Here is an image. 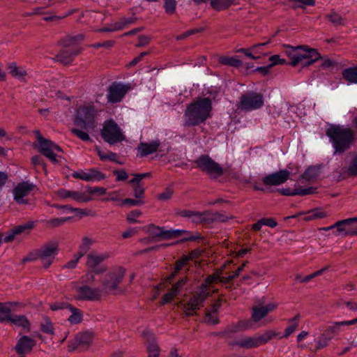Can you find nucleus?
Wrapping results in <instances>:
<instances>
[{
  "instance_id": "f257e3e1",
  "label": "nucleus",
  "mask_w": 357,
  "mask_h": 357,
  "mask_svg": "<svg viewBox=\"0 0 357 357\" xmlns=\"http://www.w3.org/2000/svg\"><path fill=\"white\" fill-rule=\"evenodd\" d=\"M212 109V101L209 98H197L188 105L184 112V126L191 127L204 123L211 116Z\"/></svg>"
},
{
  "instance_id": "f03ea898",
  "label": "nucleus",
  "mask_w": 357,
  "mask_h": 357,
  "mask_svg": "<svg viewBox=\"0 0 357 357\" xmlns=\"http://www.w3.org/2000/svg\"><path fill=\"white\" fill-rule=\"evenodd\" d=\"M326 135L329 138L334 149V153L343 154L348 151L355 139L354 130L339 125H331L326 130Z\"/></svg>"
},
{
  "instance_id": "7ed1b4c3",
  "label": "nucleus",
  "mask_w": 357,
  "mask_h": 357,
  "mask_svg": "<svg viewBox=\"0 0 357 357\" xmlns=\"http://www.w3.org/2000/svg\"><path fill=\"white\" fill-rule=\"evenodd\" d=\"M84 38L83 34L79 33L75 36H66L61 38L59 41V44L63 48L59 50L53 59L65 66L70 64L82 51V49L77 47L76 44L83 40Z\"/></svg>"
},
{
  "instance_id": "20e7f679",
  "label": "nucleus",
  "mask_w": 357,
  "mask_h": 357,
  "mask_svg": "<svg viewBox=\"0 0 357 357\" xmlns=\"http://www.w3.org/2000/svg\"><path fill=\"white\" fill-rule=\"evenodd\" d=\"M284 47L285 54L290 59L289 63L292 66H297L304 59H307V61L303 66H309L321 58L320 54L316 49L310 48L307 45L293 47L285 45Z\"/></svg>"
},
{
  "instance_id": "39448f33",
  "label": "nucleus",
  "mask_w": 357,
  "mask_h": 357,
  "mask_svg": "<svg viewBox=\"0 0 357 357\" xmlns=\"http://www.w3.org/2000/svg\"><path fill=\"white\" fill-rule=\"evenodd\" d=\"M96 110L94 105H84L77 110L74 124L82 130L94 129L96 126Z\"/></svg>"
},
{
  "instance_id": "423d86ee",
  "label": "nucleus",
  "mask_w": 357,
  "mask_h": 357,
  "mask_svg": "<svg viewBox=\"0 0 357 357\" xmlns=\"http://www.w3.org/2000/svg\"><path fill=\"white\" fill-rule=\"evenodd\" d=\"M195 167L199 169L211 178H217L224 174L221 165L213 160L208 155H201L193 161Z\"/></svg>"
},
{
  "instance_id": "0eeeda50",
  "label": "nucleus",
  "mask_w": 357,
  "mask_h": 357,
  "mask_svg": "<svg viewBox=\"0 0 357 357\" xmlns=\"http://www.w3.org/2000/svg\"><path fill=\"white\" fill-rule=\"evenodd\" d=\"M100 135L103 140L109 145L121 142L125 139L121 129L112 119L104 123Z\"/></svg>"
},
{
  "instance_id": "6e6552de",
  "label": "nucleus",
  "mask_w": 357,
  "mask_h": 357,
  "mask_svg": "<svg viewBox=\"0 0 357 357\" xmlns=\"http://www.w3.org/2000/svg\"><path fill=\"white\" fill-rule=\"evenodd\" d=\"M264 105L263 95L254 91L243 94L238 107L245 111H252L261 108Z\"/></svg>"
},
{
  "instance_id": "1a4fd4ad",
  "label": "nucleus",
  "mask_w": 357,
  "mask_h": 357,
  "mask_svg": "<svg viewBox=\"0 0 357 357\" xmlns=\"http://www.w3.org/2000/svg\"><path fill=\"white\" fill-rule=\"evenodd\" d=\"M57 250L58 243L56 242L45 244L37 250V255L45 268H47L52 264L54 257L57 254Z\"/></svg>"
},
{
  "instance_id": "9d476101",
  "label": "nucleus",
  "mask_w": 357,
  "mask_h": 357,
  "mask_svg": "<svg viewBox=\"0 0 357 357\" xmlns=\"http://www.w3.org/2000/svg\"><path fill=\"white\" fill-rule=\"evenodd\" d=\"M130 87L120 82H114L108 87L107 98L109 103L114 104L120 102Z\"/></svg>"
},
{
  "instance_id": "9b49d317",
  "label": "nucleus",
  "mask_w": 357,
  "mask_h": 357,
  "mask_svg": "<svg viewBox=\"0 0 357 357\" xmlns=\"http://www.w3.org/2000/svg\"><path fill=\"white\" fill-rule=\"evenodd\" d=\"M125 275V269L119 267L105 276L102 281V286L106 291H113L116 289L118 285L121 282Z\"/></svg>"
},
{
  "instance_id": "f8f14e48",
  "label": "nucleus",
  "mask_w": 357,
  "mask_h": 357,
  "mask_svg": "<svg viewBox=\"0 0 357 357\" xmlns=\"http://www.w3.org/2000/svg\"><path fill=\"white\" fill-rule=\"evenodd\" d=\"M291 172L289 169H280L266 175L261 178V181L266 186H278L284 183L289 178Z\"/></svg>"
},
{
  "instance_id": "ddd939ff",
  "label": "nucleus",
  "mask_w": 357,
  "mask_h": 357,
  "mask_svg": "<svg viewBox=\"0 0 357 357\" xmlns=\"http://www.w3.org/2000/svg\"><path fill=\"white\" fill-rule=\"evenodd\" d=\"M206 295L203 292H197L190 298L188 302L183 305L184 315L190 317L197 314V311L202 306L206 300Z\"/></svg>"
},
{
  "instance_id": "4468645a",
  "label": "nucleus",
  "mask_w": 357,
  "mask_h": 357,
  "mask_svg": "<svg viewBox=\"0 0 357 357\" xmlns=\"http://www.w3.org/2000/svg\"><path fill=\"white\" fill-rule=\"evenodd\" d=\"M109 255L107 253L98 254L94 252H90L86 256V265L91 269V272L100 274L106 271L104 266H99L103 261L107 259Z\"/></svg>"
},
{
  "instance_id": "2eb2a0df",
  "label": "nucleus",
  "mask_w": 357,
  "mask_h": 357,
  "mask_svg": "<svg viewBox=\"0 0 357 357\" xmlns=\"http://www.w3.org/2000/svg\"><path fill=\"white\" fill-rule=\"evenodd\" d=\"M34 188V185L27 181H23L17 185L13 189V195L15 201L19 204H26L28 200L24 198L26 197Z\"/></svg>"
},
{
  "instance_id": "dca6fc26",
  "label": "nucleus",
  "mask_w": 357,
  "mask_h": 357,
  "mask_svg": "<svg viewBox=\"0 0 357 357\" xmlns=\"http://www.w3.org/2000/svg\"><path fill=\"white\" fill-rule=\"evenodd\" d=\"M78 294L77 299L79 301H96L99 300L102 295V291L98 288H91L84 285L76 289Z\"/></svg>"
},
{
  "instance_id": "f3484780",
  "label": "nucleus",
  "mask_w": 357,
  "mask_h": 357,
  "mask_svg": "<svg viewBox=\"0 0 357 357\" xmlns=\"http://www.w3.org/2000/svg\"><path fill=\"white\" fill-rule=\"evenodd\" d=\"M54 151L63 152L61 146L49 139L40 153L48 158L53 164H58L59 160L56 154L54 153Z\"/></svg>"
},
{
  "instance_id": "a211bd4d",
  "label": "nucleus",
  "mask_w": 357,
  "mask_h": 357,
  "mask_svg": "<svg viewBox=\"0 0 357 357\" xmlns=\"http://www.w3.org/2000/svg\"><path fill=\"white\" fill-rule=\"evenodd\" d=\"M57 195L62 199L70 197L78 202H88L92 199L91 197L86 195L83 192L71 191L66 189L59 190Z\"/></svg>"
},
{
  "instance_id": "6ab92c4d",
  "label": "nucleus",
  "mask_w": 357,
  "mask_h": 357,
  "mask_svg": "<svg viewBox=\"0 0 357 357\" xmlns=\"http://www.w3.org/2000/svg\"><path fill=\"white\" fill-rule=\"evenodd\" d=\"M277 305L275 303H269L266 306H255L252 307V319L255 322H258L265 317L269 312L273 311Z\"/></svg>"
},
{
  "instance_id": "aec40b11",
  "label": "nucleus",
  "mask_w": 357,
  "mask_h": 357,
  "mask_svg": "<svg viewBox=\"0 0 357 357\" xmlns=\"http://www.w3.org/2000/svg\"><path fill=\"white\" fill-rule=\"evenodd\" d=\"M160 145L159 140H153L149 143L141 142L137 148V151L141 157H146L157 151Z\"/></svg>"
},
{
  "instance_id": "412c9836",
  "label": "nucleus",
  "mask_w": 357,
  "mask_h": 357,
  "mask_svg": "<svg viewBox=\"0 0 357 357\" xmlns=\"http://www.w3.org/2000/svg\"><path fill=\"white\" fill-rule=\"evenodd\" d=\"M35 345L36 342L34 340L29 336L23 335L18 340L15 346V350L18 354H24L31 351Z\"/></svg>"
},
{
  "instance_id": "4be33fe9",
  "label": "nucleus",
  "mask_w": 357,
  "mask_h": 357,
  "mask_svg": "<svg viewBox=\"0 0 357 357\" xmlns=\"http://www.w3.org/2000/svg\"><path fill=\"white\" fill-rule=\"evenodd\" d=\"M250 327V321H239L236 324H232L227 326L222 335L225 336L230 337L231 334L236 333L240 331L247 330Z\"/></svg>"
},
{
  "instance_id": "5701e85b",
  "label": "nucleus",
  "mask_w": 357,
  "mask_h": 357,
  "mask_svg": "<svg viewBox=\"0 0 357 357\" xmlns=\"http://www.w3.org/2000/svg\"><path fill=\"white\" fill-rule=\"evenodd\" d=\"M77 344L80 347V351L86 350L93 341V334L89 332L79 333L76 335Z\"/></svg>"
},
{
  "instance_id": "b1692460",
  "label": "nucleus",
  "mask_w": 357,
  "mask_h": 357,
  "mask_svg": "<svg viewBox=\"0 0 357 357\" xmlns=\"http://www.w3.org/2000/svg\"><path fill=\"white\" fill-rule=\"evenodd\" d=\"M229 345H238L244 349L255 348L259 346L257 337H250L238 341L229 342Z\"/></svg>"
},
{
  "instance_id": "393cba45",
  "label": "nucleus",
  "mask_w": 357,
  "mask_h": 357,
  "mask_svg": "<svg viewBox=\"0 0 357 357\" xmlns=\"http://www.w3.org/2000/svg\"><path fill=\"white\" fill-rule=\"evenodd\" d=\"M8 69L12 77L20 80H24L27 75L26 71L22 67L17 66L15 62L10 63L8 65Z\"/></svg>"
},
{
  "instance_id": "a878e982",
  "label": "nucleus",
  "mask_w": 357,
  "mask_h": 357,
  "mask_svg": "<svg viewBox=\"0 0 357 357\" xmlns=\"http://www.w3.org/2000/svg\"><path fill=\"white\" fill-rule=\"evenodd\" d=\"M83 181H100L105 178V174L96 169L91 168L88 172H83Z\"/></svg>"
},
{
  "instance_id": "bb28decb",
  "label": "nucleus",
  "mask_w": 357,
  "mask_h": 357,
  "mask_svg": "<svg viewBox=\"0 0 357 357\" xmlns=\"http://www.w3.org/2000/svg\"><path fill=\"white\" fill-rule=\"evenodd\" d=\"M66 309H68L69 311L72 313L71 315L68 317V321L71 324H80L83 320L82 312L72 305H66Z\"/></svg>"
},
{
  "instance_id": "cd10ccee",
  "label": "nucleus",
  "mask_w": 357,
  "mask_h": 357,
  "mask_svg": "<svg viewBox=\"0 0 357 357\" xmlns=\"http://www.w3.org/2000/svg\"><path fill=\"white\" fill-rule=\"evenodd\" d=\"M234 4V0H211L210 6L215 11H222L228 9Z\"/></svg>"
},
{
  "instance_id": "c85d7f7f",
  "label": "nucleus",
  "mask_w": 357,
  "mask_h": 357,
  "mask_svg": "<svg viewBox=\"0 0 357 357\" xmlns=\"http://www.w3.org/2000/svg\"><path fill=\"white\" fill-rule=\"evenodd\" d=\"M10 322L17 326H21L27 331L30 330V322L24 315H12L10 316Z\"/></svg>"
},
{
  "instance_id": "c756f323",
  "label": "nucleus",
  "mask_w": 357,
  "mask_h": 357,
  "mask_svg": "<svg viewBox=\"0 0 357 357\" xmlns=\"http://www.w3.org/2000/svg\"><path fill=\"white\" fill-rule=\"evenodd\" d=\"M218 62L225 66L238 68L242 66L243 62L237 56H220Z\"/></svg>"
},
{
  "instance_id": "7c9ffc66",
  "label": "nucleus",
  "mask_w": 357,
  "mask_h": 357,
  "mask_svg": "<svg viewBox=\"0 0 357 357\" xmlns=\"http://www.w3.org/2000/svg\"><path fill=\"white\" fill-rule=\"evenodd\" d=\"M342 76L348 82L357 84V66L345 68Z\"/></svg>"
},
{
  "instance_id": "2f4dec72",
  "label": "nucleus",
  "mask_w": 357,
  "mask_h": 357,
  "mask_svg": "<svg viewBox=\"0 0 357 357\" xmlns=\"http://www.w3.org/2000/svg\"><path fill=\"white\" fill-rule=\"evenodd\" d=\"M146 231L153 238L158 237L165 240V235L164 234L165 233V230L164 229V227H160L155 226L153 224H151L146 227Z\"/></svg>"
},
{
  "instance_id": "473e14b6",
  "label": "nucleus",
  "mask_w": 357,
  "mask_h": 357,
  "mask_svg": "<svg viewBox=\"0 0 357 357\" xmlns=\"http://www.w3.org/2000/svg\"><path fill=\"white\" fill-rule=\"evenodd\" d=\"M208 215L209 211L199 212L195 211L191 219L192 222L194 223H204L208 225Z\"/></svg>"
},
{
  "instance_id": "72a5a7b5",
  "label": "nucleus",
  "mask_w": 357,
  "mask_h": 357,
  "mask_svg": "<svg viewBox=\"0 0 357 357\" xmlns=\"http://www.w3.org/2000/svg\"><path fill=\"white\" fill-rule=\"evenodd\" d=\"M268 43H269V41H267V42H265V43H257V44H255V45H252V47H250L248 49L241 48V49L238 50L236 51V52L243 53L246 56H248V57H249V58H250L252 59L256 60V59H259V56H256L253 55L251 53V51H254L257 47H262V46H265V45H266Z\"/></svg>"
},
{
  "instance_id": "f704fd0d",
  "label": "nucleus",
  "mask_w": 357,
  "mask_h": 357,
  "mask_svg": "<svg viewBox=\"0 0 357 357\" xmlns=\"http://www.w3.org/2000/svg\"><path fill=\"white\" fill-rule=\"evenodd\" d=\"M208 218H209V219H208V225L213 223V222H225L231 218V217H229L225 214L218 213V212H215V213L209 212Z\"/></svg>"
},
{
  "instance_id": "c9c22d12",
  "label": "nucleus",
  "mask_w": 357,
  "mask_h": 357,
  "mask_svg": "<svg viewBox=\"0 0 357 357\" xmlns=\"http://www.w3.org/2000/svg\"><path fill=\"white\" fill-rule=\"evenodd\" d=\"M300 319V314H297L294 317L289 319V323L291 324L287 328L285 329L284 334L280 337H288L291 333H293L296 328L298 326V321Z\"/></svg>"
},
{
  "instance_id": "e433bc0d",
  "label": "nucleus",
  "mask_w": 357,
  "mask_h": 357,
  "mask_svg": "<svg viewBox=\"0 0 357 357\" xmlns=\"http://www.w3.org/2000/svg\"><path fill=\"white\" fill-rule=\"evenodd\" d=\"M93 241L89 237H84L82 239V242L79 247V250L77 253L78 257H82L90 249L91 245H92Z\"/></svg>"
},
{
  "instance_id": "4c0bfd02",
  "label": "nucleus",
  "mask_w": 357,
  "mask_h": 357,
  "mask_svg": "<svg viewBox=\"0 0 357 357\" xmlns=\"http://www.w3.org/2000/svg\"><path fill=\"white\" fill-rule=\"evenodd\" d=\"M11 310L6 303L0 302V322L9 321L11 316Z\"/></svg>"
},
{
  "instance_id": "58836bf2",
  "label": "nucleus",
  "mask_w": 357,
  "mask_h": 357,
  "mask_svg": "<svg viewBox=\"0 0 357 357\" xmlns=\"http://www.w3.org/2000/svg\"><path fill=\"white\" fill-rule=\"evenodd\" d=\"M40 330L46 334H54L53 324L49 317H44L43 321L40 323Z\"/></svg>"
},
{
  "instance_id": "ea45409f",
  "label": "nucleus",
  "mask_w": 357,
  "mask_h": 357,
  "mask_svg": "<svg viewBox=\"0 0 357 357\" xmlns=\"http://www.w3.org/2000/svg\"><path fill=\"white\" fill-rule=\"evenodd\" d=\"M34 222H28L25 224L18 225L13 228L14 234H20L22 233H29L34 227Z\"/></svg>"
},
{
  "instance_id": "a19ab883",
  "label": "nucleus",
  "mask_w": 357,
  "mask_h": 357,
  "mask_svg": "<svg viewBox=\"0 0 357 357\" xmlns=\"http://www.w3.org/2000/svg\"><path fill=\"white\" fill-rule=\"evenodd\" d=\"M290 2H294L291 8L293 9L305 8L306 6H314L315 5L314 0H288Z\"/></svg>"
},
{
  "instance_id": "79ce46f5",
  "label": "nucleus",
  "mask_w": 357,
  "mask_h": 357,
  "mask_svg": "<svg viewBox=\"0 0 357 357\" xmlns=\"http://www.w3.org/2000/svg\"><path fill=\"white\" fill-rule=\"evenodd\" d=\"M328 20L334 25H344L345 24V20L338 13L332 12L326 15Z\"/></svg>"
},
{
  "instance_id": "37998d69",
  "label": "nucleus",
  "mask_w": 357,
  "mask_h": 357,
  "mask_svg": "<svg viewBox=\"0 0 357 357\" xmlns=\"http://www.w3.org/2000/svg\"><path fill=\"white\" fill-rule=\"evenodd\" d=\"M70 219V217L53 218L47 220L46 222V225L50 228L57 227L63 225L65 222H66L68 220Z\"/></svg>"
},
{
  "instance_id": "c03bdc74",
  "label": "nucleus",
  "mask_w": 357,
  "mask_h": 357,
  "mask_svg": "<svg viewBox=\"0 0 357 357\" xmlns=\"http://www.w3.org/2000/svg\"><path fill=\"white\" fill-rule=\"evenodd\" d=\"M147 351L149 357H159L160 356L159 347L153 340L148 343Z\"/></svg>"
},
{
  "instance_id": "a18cd8bd",
  "label": "nucleus",
  "mask_w": 357,
  "mask_h": 357,
  "mask_svg": "<svg viewBox=\"0 0 357 357\" xmlns=\"http://www.w3.org/2000/svg\"><path fill=\"white\" fill-rule=\"evenodd\" d=\"M70 132L83 142H89L91 140V137L88 132L79 128H72L70 129Z\"/></svg>"
},
{
  "instance_id": "49530a36",
  "label": "nucleus",
  "mask_w": 357,
  "mask_h": 357,
  "mask_svg": "<svg viewBox=\"0 0 357 357\" xmlns=\"http://www.w3.org/2000/svg\"><path fill=\"white\" fill-rule=\"evenodd\" d=\"M184 233H188V231L183 229H169L165 230V240H169L174 238L179 237L184 234Z\"/></svg>"
},
{
  "instance_id": "de8ad7c7",
  "label": "nucleus",
  "mask_w": 357,
  "mask_h": 357,
  "mask_svg": "<svg viewBox=\"0 0 357 357\" xmlns=\"http://www.w3.org/2000/svg\"><path fill=\"white\" fill-rule=\"evenodd\" d=\"M177 2L176 0H164V8L167 15H173L176 8Z\"/></svg>"
},
{
  "instance_id": "09e8293b",
  "label": "nucleus",
  "mask_w": 357,
  "mask_h": 357,
  "mask_svg": "<svg viewBox=\"0 0 357 357\" xmlns=\"http://www.w3.org/2000/svg\"><path fill=\"white\" fill-rule=\"evenodd\" d=\"M353 219H344L342 220L337 221L335 223V228L337 230L334 231V233L337 235L339 233L341 232H346L345 226L349 225L351 223H352Z\"/></svg>"
},
{
  "instance_id": "8fccbe9b",
  "label": "nucleus",
  "mask_w": 357,
  "mask_h": 357,
  "mask_svg": "<svg viewBox=\"0 0 357 357\" xmlns=\"http://www.w3.org/2000/svg\"><path fill=\"white\" fill-rule=\"evenodd\" d=\"M317 188L314 187H309L307 188H296L293 190V194L295 195L299 196H305L307 195H312L316 193Z\"/></svg>"
},
{
  "instance_id": "3c124183",
  "label": "nucleus",
  "mask_w": 357,
  "mask_h": 357,
  "mask_svg": "<svg viewBox=\"0 0 357 357\" xmlns=\"http://www.w3.org/2000/svg\"><path fill=\"white\" fill-rule=\"evenodd\" d=\"M144 204V200L139 199L137 198L135 199H131V198H126L121 201V203L119 204L120 206H123L124 205H129L130 206H141Z\"/></svg>"
},
{
  "instance_id": "603ef678",
  "label": "nucleus",
  "mask_w": 357,
  "mask_h": 357,
  "mask_svg": "<svg viewBox=\"0 0 357 357\" xmlns=\"http://www.w3.org/2000/svg\"><path fill=\"white\" fill-rule=\"evenodd\" d=\"M317 170L314 167L307 168L302 174L301 178L307 181L315 179L317 177Z\"/></svg>"
},
{
  "instance_id": "864d4df0",
  "label": "nucleus",
  "mask_w": 357,
  "mask_h": 357,
  "mask_svg": "<svg viewBox=\"0 0 357 357\" xmlns=\"http://www.w3.org/2000/svg\"><path fill=\"white\" fill-rule=\"evenodd\" d=\"M277 333L272 331H267L263 335L257 337V340L259 345L266 344L270 340H271L273 337L276 336Z\"/></svg>"
},
{
  "instance_id": "5fc2aeb1",
  "label": "nucleus",
  "mask_w": 357,
  "mask_h": 357,
  "mask_svg": "<svg viewBox=\"0 0 357 357\" xmlns=\"http://www.w3.org/2000/svg\"><path fill=\"white\" fill-rule=\"evenodd\" d=\"M192 259V256L183 255L181 258L178 259L175 263V268L176 271H180L184 266H185Z\"/></svg>"
},
{
  "instance_id": "6e6d98bb",
  "label": "nucleus",
  "mask_w": 357,
  "mask_h": 357,
  "mask_svg": "<svg viewBox=\"0 0 357 357\" xmlns=\"http://www.w3.org/2000/svg\"><path fill=\"white\" fill-rule=\"evenodd\" d=\"M333 338V335H328L326 333H323L321 337H319L317 345V349H321L324 347H326L328 344L329 341Z\"/></svg>"
},
{
  "instance_id": "4d7b16f0",
  "label": "nucleus",
  "mask_w": 357,
  "mask_h": 357,
  "mask_svg": "<svg viewBox=\"0 0 357 357\" xmlns=\"http://www.w3.org/2000/svg\"><path fill=\"white\" fill-rule=\"evenodd\" d=\"M326 269H327V267L323 268H321L317 271H315V272L312 273V274L308 275L303 278H301V277L298 275L296 277V280H299L300 282H301V283L307 282L310 280H311L312 279L314 278L315 277L321 275Z\"/></svg>"
},
{
  "instance_id": "13d9d810",
  "label": "nucleus",
  "mask_w": 357,
  "mask_h": 357,
  "mask_svg": "<svg viewBox=\"0 0 357 357\" xmlns=\"http://www.w3.org/2000/svg\"><path fill=\"white\" fill-rule=\"evenodd\" d=\"M33 133L35 134L36 137V139L38 140V144L37 145H36V148L38 150V151L40 152V150H42V149L44 147V146L46 144V143L47 142V141L49 139L43 137L40 132V130H36L33 131Z\"/></svg>"
},
{
  "instance_id": "bf43d9fd",
  "label": "nucleus",
  "mask_w": 357,
  "mask_h": 357,
  "mask_svg": "<svg viewBox=\"0 0 357 357\" xmlns=\"http://www.w3.org/2000/svg\"><path fill=\"white\" fill-rule=\"evenodd\" d=\"M133 185V192H134V197L135 198L142 199L144 197V191L145 189L142 185L140 183L137 184H132Z\"/></svg>"
},
{
  "instance_id": "052dcab7",
  "label": "nucleus",
  "mask_w": 357,
  "mask_h": 357,
  "mask_svg": "<svg viewBox=\"0 0 357 357\" xmlns=\"http://www.w3.org/2000/svg\"><path fill=\"white\" fill-rule=\"evenodd\" d=\"M326 216V213L318 210H312L308 212V215L305 218L306 220L320 219Z\"/></svg>"
},
{
  "instance_id": "680f3d73",
  "label": "nucleus",
  "mask_w": 357,
  "mask_h": 357,
  "mask_svg": "<svg viewBox=\"0 0 357 357\" xmlns=\"http://www.w3.org/2000/svg\"><path fill=\"white\" fill-rule=\"evenodd\" d=\"M151 174L150 172L135 174H134V178L129 181V183H130V184L139 183L142 179L146 178H149V177H151Z\"/></svg>"
},
{
  "instance_id": "e2e57ef3",
  "label": "nucleus",
  "mask_w": 357,
  "mask_h": 357,
  "mask_svg": "<svg viewBox=\"0 0 357 357\" xmlns=\"http://www.w3.org/2000/svg\"><path fill=\"white\" fill-rule=\"evenodd\" d=\"M269 61H271L269 67L271 68L276 65H282L287 63L284 59H281L280 56L278 54L270 56Z\"/></svg>"
},
{
  "instance_id": "0e129e2a",
  "label": "nucleus",
  "mask_w": 357,
  "mask_h": 357,
  "mask_svg": "<svg viewBox=\"0 0 357 357\" xmlns=\"http://www.w3.org/2000/svg\"><path fill=\"white\" fill-rule=\"evenodd\" d=\"M173 190L172 188L168 187L167 188L165 191L158 195V199L161 201H167L171 199L173 195Z\"/></svg>"
},
{
  "instance_id": "69168bd1",
  "label": "nucleus",
  "mask_w": 357,
  "mask_h": 357,
  "mask_svg": "<svg viewBox=\"0 0 357 357\" xmlns=\"http://www.w3.org/2000/svg\"><path fill=\"white\" fill-rule=\"evenodd\" d=\"M141 215L142 212L138 209H135L128 214L126 219L129 223H135L138 222L136 218L139 217Z\"/></svg>"
},
{
  "instance_id": "338daca9",
  "label": "nucleus",
  "mask_w": 357,
  "mask_h": 357,
  "mask_svg": "<svg viewBox=\"0 0 357 357\" xmlns=\"http://www.w3.org/2000/svg\"><path fill=\"white\" fill-rule=\"evenodd\" d=\"M187 282V278H182L176 282L171 288L175 293L178 294V293L182 289L183 286Z\"/></svg>"
},
{
  "instance_id": "774afa93",
  "label": "nucleus",
  "mask_w": 357,
  "mask_h": 357,
  "mask_svg": "<svg viewBox=\"0 0 357 357\" xmlns=\"http://www.w3.org/2000/svg\"><path fill=\"white\" fill-rule=\"evenodd\" d=\"M347 172L349 175L357 176V155L352 159Z\"/></svg>"
}]
</instances>
